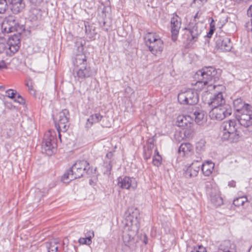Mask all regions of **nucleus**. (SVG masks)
Wrapping results in <instances>:
<instances>
[{
	"instance_id": "nucleus-18",
	"label": "nucleus",
	"mask_w": 252,
	"mask_h": 252,
	"mask_svg": "<svg viewBox=\"0 0 252 252\" xmlns=\"http://www.w3.org/2000/svg\"><path fill=\"white\" fill-rule=\"evenodd\" d=\"M240 138V131L236 129V131H231L227 133H223L221 138L223 140H228L231 143L238 141Z\"/></svg>"
},
{
	"instance_id": "nucleus-19",
	"label": "nucleus",
	"mask_w": 252,
	"mask_h": 252,
	"mask_svg": "<svg viewBox=\"0 0 252 252\" xmlns=\"http://www.w3.org/2000/svg\"><path fill=\"white\" fill-rule=\"evenodd\" d=\"M205 112L200 109H195L193 110L192 117L194 118L195 122L198 125L201 124L206 120Z\"/></svg>"
},
{
	"instance_id": "nucleus-20",
	"label": "nucleus",
	"mask_w": 252,
	"mask_h": 252,
	"mask_svg": "<svg viewBox=\"0 0 252 252\" xmlns=\"http://www.w3.org/2000/svg\"><path fill=\"white\" fill-rule=\"evenodd\" d=\"M103 118V116L99 113L92 114L87 119L85 127L90 128L94 124L100 122Z\"/></svg>"
},
{
	"instance_id": "nucleus-11",
	"label": "nucleus",
	"mask_w": 252,
	"mask_h": 252,
	"mask_svg": "<svg viewBox=\"0 0 252 252\" xmlns=\"http://www.w3.org/2000/svg\"><path fill=\"white\" fill-rule=\"evenodd\" d=\"M138 216L139 213L137 210L135 212H132V213L129 212V215L126 218V225L131 227V228H135L136 230H138L139 228Z\"/></svg>"
},
{
	"instance_id": "nucleus-37",
	"label": "nucleus",
	"mask_w": 252,
	"mask_h": 252,
	"mask_svg": "<svg viewBox=\"0 0 252 252\" xmlns=\"http://www.w3.org/2000/svg\"><path fill=\"white\" fill-rule=\"evenodd\" d=\"M103 166L106 169L105 172L110 173V171L112 169V160H107L106 159H104L103 162Z\"/></svg>"
},
{
	"instance_id": "nucleus-15",
	"label": "nucleus",
	"mask_w": 252,
	"mask_h": 252,
	"mask_svg": "<svg viewBox=\"0 0 252 252\" xmlns=\"http://www.w3.org/2000/svg\"><path fill=\"white\" fill-rule=\"evenodd\" d=\"M209 104L211 105L213 108L225 104V99L223 97L222 93L219 92L218 93L214 94L210 98V102H209Z\"/></svg>"
},
{
	"instance_id": "nucleus-12",
	"label": "nucleus",
	"mask_w": 252,
	"mask_h": 252,
	"mask_svg": "<svg viewBox=\"0 0 252 252\" xmlns=\"http://www.w3.org/2000/svg\"><path fill=\"white\" fill-rule=\"evenodd\" d=\"M236 118L239 124L246 127H251L250 132L252 134V114H236Z\"/></svg>"
},
{
	"instance_id": "nucleus-28",
	"label": "nucleus",
	"mask_w": 252,
	"mask_h": 252,
	"mask_svg": "<svg viewBox=\"0 0 252 252\" xmlns=\"http://www.w3.org/2000/svg\"><path fill=\"white\" fill-rule=\"evenodd\" d=\"M247 104L241 98H238L233 100V106L237 112L243 108Z\"/></svg>"
},
{
	"instance_id": "nucleus-56",
	"label": "nucleus",
	"mask_w": 252,
	"mask_h": 252,
	"mask_svg": "<svg viewBox=\"0 0 252 252\" xmlns=\"http://www.w3.org/2000/svg\"><path fill=\"white\" fill-rule=\"evenodd\" d=\"M179 32H172V39L173 41H176Z\"/></svg>"
},
{
	"instance_id": "nucleus-4",
	"label": "nucleus",
	"mask_w": 252,
	"mask_h": 252,
	"mask_svg": "<svg viewBox=\"0 0 252 252\" xmlns=\"http://www.w3.org/2000/svg\"><path fill=\"white\" fill-rule=\"evenodd\" d=\"M70 172L73 176L71 180H74L82 177H89L93 173V169L91 168L89 162L86 160H78L70 168Z\"/></svg>"
},
{
	"instance_id": "nucleus-39",
	"label": "nucleus",
	"mask_w": 252,
	"mask_h": 252,
	"mask_svg": "<svg viewBox=\"0 0 252 252\" xmlns=\"http://www.w3.org/2000/svg\"><path fill=\"white\" fill-rule=\"evenodd\" d=\"M162 158L160 155L154 156L153 158V164L154 165L158 167L161 164Z\"/></svg>"
},
{
	"instance_id": "nucleus-60",
	"label": "nucleus",
	"mask_w": 252,
	"mask_h": 252,
	"mask_svg": "<svg viewBox=\"0 0 252 252\" xmlns=\"http://www.w3.org/2000/svg\"><path fill=\"white\" fill-rule=\"evenodd\" d=\"M148 239L147 236L144 234L143 235V242L145 244H147L148 243Z\"/></svg>"
},
{
	"instance_id": "nucleus-31",
	"label": "nucleus",
	"mask_w": 252,
	"mask_h": 252,
	"mask_svg": "<svg viewBox=\"0 0 252 252\" xmlns=\"http://www.w3.org/2000/svg\"><path fill=\"white\" fill-rule=\"evenodd\" d=\"M21 32H17L14 34L9 38L8 42L9 44L16 43V44L20 45V37Z\"/></svg>"
},
{
	"instance_id": "nucleus-29",
	"label": "nucleus",
	"mask_w": 252,
	"mask_h": 252,
	"mask_svg": "<svg viewBox=\"0 0 252 252\" xmlns=\"http://www.w3.org/2000/svg\"><path fill=\"white\" fill-rule=\"evenodd\" d=\"M210 200L211 203L216 207L220 206L223 204V199L220 196V193L211 198Z\"/></svg>"
},
{
	"instance_id": "nucleus-5",
	"label": "nucleus",
	"mask_w": 252,
	"mask_h": 252,
	"mask_svg": "<svg viewBox=\"0 0 252 252\" xmlns=\"http://www.w3.org/2000/svg\"><path fill=\"white\" fill-rule=\"evenodd\" d=\"M56 133L54 131L49 130L46 132L43 138L42 150L48 156H52L56 151L57 143Z\"/></svg>"
},
{
	"instance_id": "nucleus-48",
	"label": "nucleus",
	"mask_w": 252,
	"mask_h": 252,
	"mask_svg": "<svg viewBox=\"0 0 252 252\" xmlns=\"http://www.w3.org/2000/svg\"><path fill=\"white\" fill-rule=\"evenodd\" d=\"M94 237V232L93 230H89L87 231L85 234V237L88 239H90L92 240V238Z\"/></svg>"
},
{
	"instance_id": "nucleus-54",
	"label": "nucleus",
	"mask_w": 252,
	"mask_h": 252,
	"mask_svg": "<svg viewBox=\"0 0 252 252\" xmlns=\"http://www.w3.org/2000/svg\"><path fill=\"white\" fill-rule=\"evenodd\" d=\"M152 154V152L151 151H148L147 152H145L144 153V158L146 159H148L150 158L151 155Z\"/></svg>"
},
{
	"instance_id": "nucleus-58",
	"label": "nucleus",
	"mask_w": 252,
	"mask_h": 252,
	"mask_svg": "<svg viewBox=\"0 0 252 252\" xmlns=\"http://www.w3.org/2000/svg\"><path fill=\"white\" fill-rule=\"evenodd\" d=\"M6 68V65L4 61L2 60L0 61V70L3 68Z\"/></svg>"
},
{
	"instance_id": "nucleus-33",
	"label": "nucleus",
	"mask_w": 252,
	"mask_h": 252,
	"mask_svg": "<svg viewBox=\"0 0 252 252\" xmlns=\"http://www.w3.org/2000/svg\"><path fill=\"white\" fill-rule=\"evenodd\" d=\"M248 201V199L246 196H243L235 199L233 200V204L236 206L239 207L240 206H243L244 203Z\"/></svg>"
},
{
	"instance_id": "nucleus-41",
	"label": "nucleus",
	"mask_w": 252,
	"mask_h": 252,
	"mask_svg": "<svg viewBox=\"0 0 252 252\" xmlns=\"http://www.w3.org/2000/svg\"><path fill=\"white\" fill-rule=\"evenodd\" d=\"M17 93V92L16 90L9 89L5 92V95L7 97L14 100V99L15 98V96L16 95Z\"/></svg>"
},
{
	"instance_id": "nucleus-6",
	"label": "nucleus",
	"mask_w": 252,
	"mask_h": 252,
	"mask_svg": "<svg viewBox=\"0 0 252 252\" xmlns=\"http://www.w3.org/2000/svg\"><path fill=\"white\" fill-rule=\"evenodd\" d=\"M153 32H147L145 37L146 45L148 47L150 51L154 55L161 54L163 49L162 41L156 38L152 34Z\"/></svg>"
},
{
	"instance_id": "nucleus-8",
	"label": "nucleus",
	"mask_w": 252,
	"mask_h": 252,
	"mask_svg": "<svg viewBox=\"0 0 252 252\" xmlns=\"http://www.w3.org/2000/svg\"><path fill=\"white\" fill-rule=\"evenodd\" d=\"M178 100L181 104L192 105L198 102L199 96L196 90L189 89L178 94Z\"/></svg>"
},
{
	"instance_id": "nucleus-23",
	"label": "nucleus",
	"mask_w": 252,
	"mask_h": 252,
	"mask_svg": "<svg viewBox=\"0 0 252 252\" xmlns=\"http://www.w3.org/2000/svg\"><path fill=\"white\" fill-rule=\"evenodd\" d=\"M132 184V179L127 176L118 178V186L123 189H129Z\"/></svg>"
},
{
	"instance_id": "nucleus-45",
	"label": "nucleus",
	"mask_w": 252,
	"mask_h": 252,
	"mask_svg": "<svg viewBox=\"0 0 252 252\" xmlns=\"http://www.w3.org/2000/svg\"><path fill=\"white\" fill-rule=\"evenodd\" d=\"M78 242L80 244L89 246L92 244V241L90 239H88L86 237H85L79 238L78 240Z\"/></svg>"
},
{
	"instance_id": "nucleus-40",
	"label": "nucleus",
	"mask_w": 252,
	"mask_h": 252,
	"mask_svg": "<svg viewBox=\"0 0 252 252\" xmlns=\"http://www.w3.org/2000/svg\"><path fill=\"white\" fill-rule=\"evenodd\" d=\"M7 44L8 46V49L13 54L18 51L20 47V45L16 44V43H14L13 44H9L8 42Z\"/></svg>"
},
{
	"instance_id": "nucleus-2",
	"label": "nucleus",
	"mask_w": 252,
	"mask_h": 252,
	"mask_svg": "<svg viewBox=\"0 0 252 252\" xmlns=\"http://www.w3.org/2000/svg\"><path fill=\"white\" fill-rule=\"evenodd\" d=\"M77 41L75 43L77 47V53L72 59V63L74 67L73 71L75 80L80 82H83L85 79L93 77L95 74L88 62L87 57L83 53L84 40Z\"/></svg>"
},
{
	"instance_id": "nucleus-14",
	"label": "nucleus",
	"mask_w": 252,
	"mask_h": 252,
	"mask_svg": "<svg viewBox=\"0 0 252 252\" xmlns=\"http://www.w3.org/2000/svg\"><path fill=\"white\" fill-rule=\"evenodd\" d=\"M236 126L237 123L235 120H229L221 124L220 129L223 130V133H227L231 131H236Z\"/></svg>"
},
{
	"instance_id": "nucleus-27",
	"label": "nucleus",
	"mask_w": 252,
	"mask_h": 252,
	"mask_svg": "<svg viewBox=\"0 0 252 252\" xmlns=\"http://www.w3.org/2000/svg\"><path fill=\"white\" fill-rule=\"evenodd\" d=\"M59 242L57 240H54L47 243L46 250L44 252H57L58 250V244Z\"/></svg>"
},
{
	"instance_id": "nucleus-51",
	"label": "nucleus",
	"mask_w": 252,
	"mask_h": 252,
	"mask_svg": "<svg viewBox=\"0 0 252 252\" xmlns=\"http://www.w3.org/2000/svg\"><path fill=\"white\" fill-rule=\"evenodd\" d=\"M6 48V45L5 43L0 42V54L3 53Z\"/></svg>"
},
{
	"instance_id": "nucleus-44",
	"label": "nucleus",
	"mask_w": 252,
	"mask_h": 252,
	"mask_svg": "<svg viewBox=\"0 0 252 252\" xmlns=\"http://www.w3.org/2000/svg\"><path fill=\"white\" fill-rule=\"evenodd\" d=\"M178 126L179 127H184L187 125V120L184 117H179L178 118Z\"/></svg>"
},
{
	"instance_id": "nucleus-55",
	"label": "nucleus",
	"mask_w": 252,
	"mask_h": 252,
	"mask_svg": "<svg viewBox=\"0 0 252 252\" xmlns=\"http://www.w3.org/2000/svg\"><path fill=\"white\" fill-rule=\"evenodd\" d=\"M232 1L237 2V3H240L241 2H245V3H248L250 2H251L252 0H232Z\"/></svg>"
},
{
	"instance_id": "nucleus-32",
	"label": "nucleus",
	"mask_w": 252,
	"mask_h": 252,
	"mask_svg": "<svg viewBox=\"0 0 252 252\" xmlns=\"http://www.w3.org/2000/svg\"><path fill=\"white\" fill-rule=\"evenodd\" d=\"M206 141L204 139H200L196 144V150L198 153H202L205 150Z\"/></svg>"
},
{
	"instance_id": "nucleus-9",
	"label": "nucleus",
	"mask_w": 252,
	"mask_h": 252,
	"mask_svg": "<svg viewBox=\"0 0 252 252\" xmlns=\"http://www.w3.org/2000/svg\"><path fill=\"white\" fill-rule=\"evenodd\" d=\"M56 123L58 128H62L63 131H66L68 127V122L69 119V111L64 109L62 111L60 112L56 116Z\"/></svg>"
},
{
	"instance_id": "nucleus-52",
	"label": "nucleus",
	"mask_w": 252,
	"mask_h": 252,
	"mask_svg": "<svg viewBox=\"0 0 252 252\" xmlns=\"http://www.w3.org/2000/svg\"><path fill=\"white\" fill-rule=\"evenodd\" d=\"M107 9H108V7L104 6L103 7V8L102 9V10H101L102 17L103 19H104L106 17V13L107 12Z\"/></svg>"
},
{
	"instance_id": "nucleus-16",
	"label": "nucleus",
	"mask_w": 252,
	"mask_h": 252,
	"mask_svg": "<svg viewBox=\"0 0 252 252\" xmlns=\"http://www.w3.org/2000/svg\"><path fill=\"white\" fill-rule=\"evenodd\" d=\"M137 230L135 228H131V227L129 226H127L125 228L122 237L126 245V243H129L133 239Z\"/></svg>"
},
{
	"instance_id": "nucleus-24",
	"label": "nucleus",
	"mask_w": 252,
	"mask_h": 252,
	"mask_svg": "<svg viewBox=\"0 0 252 252\" xmlns=\"http://www.w3.org/2000/svg\"><path fill=\"white\" fill-rule=\"evenodd\" d=\"M214 163L211 161H207L206 163L201 164V170L205 176H209L214 168Z\"/></svg>"
},
{
	"instance_id": "nucleus-1",
	"label": "nucleus",
	"mask_w": 252,
	"mask_h": 252,
	"mask_svg": "<svg viewBox=\"0 0 252 252\" xmlns=\"http://www.w3.org/2000/svg\"><path fill=\"white\" fill-rule=\"evenodd\" d=\"M44 13V12L40 8L32 6L29 13L30 21L26 25H20L15 21L14 17L10 16L2 23L1 32H31L39 30L41 28Z\"/></svg>"
},
{
	"instance_id": "nucleus-42",
	"label": "nucleus",
	"mask_w": 252,
	"mask_h": 252,
	"mask_svg": "<svg viewBox=\"0 0 252 252\" xmlns=\"http://www.w3.org/2000/svg\"><path fill=\"white\" fill-rule=\"evenodd\" d=\"M206 1L207 0H193L191 4V6L192 7L196 6L197 7H200L202 6Z\"/></svg>"
},
{
	"instance_id": "nucleus-50",
	"label": "nucleus",
	"mask_w": 252,
	"mask_h": 252,
	"mask_svg": "<svg viewBox=\"0 0 252 252\" xmlns=\"http://www.w3.org/2000/svg\"><path fill=\"white\" fill-rule=\"evenodd\" d=\"M113 152H109L106 155L105 159H106L107 160H111V158H113Z\"/></svg>"
},
{
	"instance_id": "nucleus-46",
	"label": "nucleus",
	"mask_w": 252,
	"mask_h": 252,
	"mask_svg": "<svg viewBox=\"0 0 252 252\" xmlns=\"http://www.w3.org/2000/svg\"><path fill=\"white\" fill-rule=\"evenodd\" d=\"M191 252H207L206 248L201 245L198 246V248H194Z\"/></svg>"
},
{
	"instance_id": "nucleus-7",
	"label": "nucleus",
	"mask_w": 252,
	"mask_h": 252,
	"mask_svg": "<svg viewBox=\"0 0 252 252\" xmlns=\"http://www.w3.org/2000/svg\"><path fill=\"white\" fill-rule=\"evenodd\" d=\"M232 113L230 105L223 104L222 105L213 107L209 112V117L212 120L221 121Z\"/></svg>"
},
{
	"instance_id": "nucleus-38",
	"label": "nucleus",
	"mask_w": 252,
	"mask_h": 252,
	"mask_svg": "<svg viewBox=\"0 0 252 252\" xmlns=\"http://www.w3.org/2000/svg\"><path fill=\"white\" fill-rule=\"evenodd\" d=\"M8 8L6 0H0V14L4 13Z\"/></svg>"
},
{
	"instance_id": "nucleus-22",
	"label": "nucleus",
	"mask_w": 252,
	"mask_h": 252,
	"mask_svg": "<svg viewBox=\"0 0 252 252\" xmlns=\"http://www.w3.org/2000/svg\"><path fill=\"white\" fill-rule=\"evenodd\" d=\"M11 10L14 14H18L24 8L25 4L22 0H11Z\"/></svg>"
},
{
	"instance_id": "nucleus-34",
	"label": "nucleus",
	"mask_w": 252,
	"mask_h": 252,
	"mask_svg": "<svg viewBox=\"0 0 252 252\" xmlns=\"http://www.w3.org/2000/svg\"><path fill=\"white\" fill-rule=\"evenodd\" d=\"M241 114L252 115V106L249 104H247L243 108L237 112V114Z\"/></svg>"
},
{
	"instance_id": "nucleus-36",
	"label": "nucleus",
	"mask_w": 252,
	"mask_h": 252,
	"mask_svg": "<svg viewBox=\"0 0 252 252\" xmlns=\"http://www.w3.org/2000/svg\"><path fill=\"white\" fill-rule=\"evenodd\" d=\"M72 176H73V174L72 172H70V168L66 172H65L62 177V181L63 183H68V181H67V180H69L70 181H72L71 180Z\"/></svg>"
},
{
	"instance_id": "nucleus-57",
	"label": "nucleus",
	"mask_w": 252,
	"mask_h": 252,
	"mask_svg": "<svg viewBox=\"0 0 252 252\" xmlns=\"http://www.w3.org/2000/svg\"><path fill=\"white\" fill-rule=\"evenodd\" d=\"M29 93L30 94L34 96H36V91L34 90L33 88H30L29 90Z\"/></svg>"
},
{
	"instance_id": "nucleus-3",
	"label": "nucleus",
	"mask_w": 252,
	"mask_h": 252,
	"mask_svg": "<svg viewBox=\"0 0 252 252\" xmlns=\"http://www.w3.org/2000/svg\"><path fill=\"white\" fill-rule=\"evenodd\" d=\"M194 78L197 79L196 85L201 87L206 86H212L213 83L219 80L217 75V70L213 66H205L198 70L194 75Z\"/></svg>"
},
{
	"instance_id": "nucleus-59",
	"label": "nucleus",
	"mask_w": 252,
	"mask_h": 252,
	"mask_svg": "<svg viewBox=\"0 0 252 252\" xmlns=\"http://www.w3.org/2000/svg\"><path fill=\"white\" fill-rule=\"evenodd\" d=\"M228 185L230 187H235L236 186V182L235 181L232 180L228 182Z\"/></svg>"
},
{
	"instance_id": "nucleus-61",
	"label": "nucleus",
	"mask_w": 252,
	"mask_h": 252,
	"mask_svg": "<svg viewBox=\"0 0 252 252\" xmlns=\"http://www.w3.org/2000/svg\"><path fill=\"white\" fill-rule=\"evenodd\" d=\"M201 158H197V159L196 160H194L193 162H192V163H195V164H201Z\"/></svg>"
},
{
	"instance_id": "nucleus-43",
	"label": "nucleus",
	"mask_w": 252,
	"mask_h": 252,
	"mask_svg": "<svg viewBox=\"0 0 252 252\" xmlns=\"http://www.w3.org/2000/svg\"><path fill=\"white\" fill-rule=\"evenodd\" d=\"M14 101L21 105H24L26 103L25 99L18 93L15 96V98L14 99Z\"/></svg>"
},
{
	"instance_id": "nucleus-63",
	"label": "nucleus",
	"mask_w": 252,
	"mask_h": 252,
	"mask_svg": "<svg viewBox=\"0 0 252 252\" xmlns=\"http://www.w3.org/2000/svg\"><path fill=\"white\" fill-rule=\"evenodd\" d=\"M154 144L151 142L149 145L148 151H151L152 152V149L154 148Z\"/></svg>"
},
{
	"instance_id": "nucleus-17",
	"label": "nucleus",
	"mask_w": 252,
	"mask_h": 252,
	"mask_svg": "<svg viewBox=\"0 0 252 252\" xmlns=\"http://www.w3.org/2000/svg\"><path fill=\"white\" fill-rule=\"evenodd\" d=\"M201 164H196L195 163H192L187 170L185 172V176L186 178H191L197 175L200 169Z\"/></svg>"
},
{
	"instance_id": "nucleus-25",
	"label": "nucleus",
	"mask_w": 252,
	"mask_h": 252,
	"mask_svg": "<svg viewBox=\"0 0 252 252\" xmlns=\"http://www.w3.org/2000/svg\"><path fill=\"white\" fill-rule=\"evenodd\" d=\"M206 193L210 198L220 193L218 187L215 184L208 183L206 184Z\"/></svg>"
},
{
	"instance_id": "nucleus-30",
	"label": "nucleus",
	"mask_w": 252,
	"mask_h": 252,
	"mask_svg": "<svg viewBox=\"0 0 252 252\" xmlns=\"http://www.w3.org/2000/svg\"><path fill=\"white\" fill-rule=\"evenodd\" d=\"M77 26L79 29H77L78 31H84L85 32H91L92 29L90 28L88 22L81 21L78 23Z\"/></svg>"
},
{
	"instance_id": "nucleus-10",
	"label": "nucleus",
	"mask_w": 252,
	"mask_h": 252,
	"mask_svg": "<svg viewBox=\"0 0 252 252\" xmlns=\"http://www.w3.org/2000/svg\"><path fill=\"white\" fill-rule=\"evenodd\" d=\"M216 43L217 47L223 52L230 51L232 47V44L230 39L227 37L216 34Z\"/></svg>"
},
{
	"instance_id": "nucleus-35",
	"label": "nucleus",
	"mask_w": 252,
	"mask_h": 252,
	"mask_svg": "<svg viewBox=\"0 0 252 252\" xmlns=\"http://www.w3.org/2000/svg\"><path fill=\"white\" fill-rule=\"evenodd\" d=\"M193 33L192 32H188L187 34H185L187 37L188 41H189V43L192 44L197 38L198 34L196 33L195 34H193Z\"/></svg>"
},
{
	"instance_id": "nucleus-21",
	"label": "nucleus",
	"mask_w": 252,
	"mask_h": 252,
	"mask_svg": "<svg viewBox=\"0 0 252 252\" xmlns=\"http://www.w3.org/2000/svg\"><path fill=\"white\" fill-rule=\"evenodd\" d=\"M171 32H179L182 25L181 19L177 14H174L171 19Z\"/></svg>"
},
{
	"instance_id": "nucleus-47",
	"label": "nucleus",
	"mask_w": 252,
	"mask_h": 252,
	"mask_svg": "<svg viewBox=\"0 0 252 252\" xmlns=\"http://www.w3.org/2000/svg\"><path fill=\"white\" fill-rule=\"evenodd\" d=\"M42 1L43 0H30V3L33 5V7L38 6Z\"/></svg>"
},
{
	"instance_id": "nucleus-64",
	"label": "nucleus",
	"mask_w": 252,
	"mask_h": 252,
	"mask_svg": "<svg viewBox=\"0 0 252 252\" xmlns=\"http://www.w3.org/2000/svg\"><path fill=\"white\" fill-rule=\"evenodd\" d=\"M26 85L28 87V90H30V88H32L33 87L32 86V83H29V82H28L26 83Z\"/></svg>"
},
{
	"instance_id": "nucleus-13",
	"label": "nucleus",
	"mask_w": 252,
	"mask_h": 252,
	"mask_svg": "<svg viewBox=\"0 0 252 252\" xmlns=\"http://www.w3.org/2000/svg\"><path fill=\"white\" fill-rule=\"evenodd\" d=\"M217 252H236L235 245L230 240H225L220 244Z\"/></svg>"
},
{
	"instance_id": "nucleus-49",
	"label": "nucleus",
	"mask_w": 252,
	"mask_h": 252,
	"mask_svg": "<svg viewBox=\"0 0 252 252\" xmlns=\"http://www.w3.org/2000/svg\"><path fill=\"white\" fill-rule=\"evenodd\" d=\"M216 21H217V19L215 21L213 19H212V21L210 25V29L209 32H214L216 30L215 22Z\"/></svg>"
},
{
	"instance_id": "nucleus-62",
	"label": "nucleus",
	"mask_w": 252,
	"mask_h": 252,
	"mask_svg": "<svg viewBox=\"0 0 252 252\" xmlns=\"http://www.w3.org/2000/svg\"><path fill=\"white\" fill-rule=\"evenodd\" d=\"M214 32H207L206 35L205 36V37H207L208 38H211L213 35Z\"/></svg>"
},
{
	"instance_id": "nucleus-26",
	"label": "nucleus",
	"mask_w": 252,
	"mask_h": 252,
	"mask_svg": "<svg viewBox=\"0 0 252 252\" xmlns=\"http://www.w3.org/2000/svg\"><path fill=\"white\" fill-rule=\"evenodd\" d=\"M192 146L189 143H182L178 149V153L182 154V156L188 155L192 151Z\"/></svg>"
},
{
	"instance_id": "nucleus-53",
	"label": "nucleus",
	"mask_w": 252,
	"mask_h": 252,
	"mask_svg": "<svg viewBox=\"0 0 252 252\" xmlns=\"http://www.w3.org/2000/svg\"><path fill=\"white\" fill-rule=\"evenodd\" d=\"M55 126L56 127V129L58 131V136H59V137L60 139V141H62V139H61V131H63V132H65L66 131H63V130L62 128H61V129H59L58 128V126H57V125L56 124V123H55Z\"/></svg>"
}]
</instances>
